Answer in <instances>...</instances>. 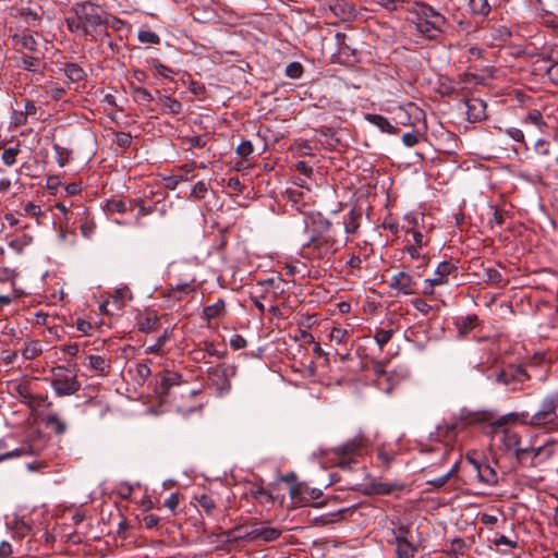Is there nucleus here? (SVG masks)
Masks as SVG:
<instances>
[{"mask_svg": "<svg viewBox=\"0 0 558 558\" xmlns=\"http://www.w3.org/2000/svg\"><path fill=\"white\" fill-rule=\"evenodd\" d=\"M413 15L416 29L429 39H436L442 31L446 17L424 2H413L408 7Z\"/></svg>", "mask_w": 558, "mask_h": 558, "instance_id": "nucleus-1", "label": "nucleus"}, {"mask_svg": "<svg viewBox=\"0 0 558 558\" xmlns=\"http://www.w3.org/2000/svg\"><path fill=\"white\" fill-rule=\"evenodd\" d=\"M484 421H486V417L483 413H473L462 409L457 417H452L450 421L437 426L436 437L437 439H453L466 426Z\"/></svg>", "mask_w": 558, "mask_h": 558, "instance_id": "nucleus-2", "label": "nucleus"}, {"mask_svg": "<svg viewBox=\"0 0 558 558\" xmlns=\"http://www.w3.org/2000/svg\"><path fill=\"white\" fill-rule=\"evenodd\" d=\"M501 441L507 450H513L520 460H524L526 457H531V463L534 464V460L538 457H549V450L543 447H531L521 448V437L518 433L505 429L502 433Z\"/></svg>", "mask_w": 558, "mask_h": 558, "instance_id": "nucleus-3", "label": "nucleus"}, {"mask_svg": "<svg viewBox=\"0 0 558 558\" xmlns=\"http://www.w3.org/2000/svg\"><path fill=\"white\" fill-rule=\"evenodd\" d=\"M558 420V391L546 395L537 412L530 416L527 424L543 427Z\"/></svg>", "mask_w": 558, "mask_h": 558, "instance_id": "nucleus-4", "label": "nucleus"}, {"mask_svg": "<svg viewBox=\"0 0 558 558\" xmlns=\"http://www.w3.org/2000/svg\"><path fill=\"white\" fill-rule=\"evenodd\" d=\"M335 244V241L329 235H311L308 241L303 245V253L310 258H328L337 252Z\"/></svg>", "mask_w": 558, "mask_h": 558, "instance_id": "nucleus-5", "label": "nucleus"}, {"mask_svg": "<svg viewBox=\"0 0 558 558\" xmlns=\"http://www.w3.org/2000/svg\"><path fill=\"white\" fill-rule=\"evenodd\" d=\"M51 373L50 385L58 397L72 396L81 389V384L76 376L68 375L63 366L52 368Z\"/></svg>", "mask_w": 558, "mask_h": 558, "instance_id": "nucleus-6", "label": "nucleus"}, {"mask_svg": "<svg viewBox=\"0 0 558 558\" xmlns=\"http://www.w3.org/2000/svg\"><path fill=\"white\" fill-rule=\"evenodd\" d=\"M235 372L236 368L233 365L219 364L209 367L207 371L208 383L219 395H225L231 389L230 378L235 375Z\"/></svg>", "mask_w": 558, "mask_h": 558, "instance_id": "nucleus-7", "label": "nucleus"}, {"mask_svg": "<svg viewBox=\"0 0 558 558\" xmlns=\"http://www.w3.org/2000/svg\"><path fill=\"white\" fill-rule=\"evenodd\" d=\"M75 15L78 22L82 23V29L85 34H88L89 28H96L102 24H108V17H102L99 7L85 2L78 4L75 9Z\"/></svg>", "mask_w": 558, "mask_h": 558, "instance_id": "nucleus-8", "label": "nucleus"}, {"mask_svg": "<svg viewBox=\"0 0 558 558\" xmlns=\"http://www.w3.org/2000/svg\"><path fill=\"white\" fill-rule=\"evenodd\" d=\"M323 496V490L319 488L308 487L304 483H294L290 487V497L296 506H314L319 507L323 502H315Z\"/></svg>", "mask_w": 558, "mask_h": 558, "instance_id": "nucleus-9", "label": "nucleus"}, {"mask_svg": "<svg viewBox=\"0 0 558 558\" xmlns=\"http://www.w3.org/2000/svg\"><path fill=\"white\" fill-rule=\"evenodd\" d=\"M366 446V438L362 434H359L343 445L335 447L332 452L339 459L341 464H349L353 461L354 457L361 454L362 449Z\"/></svg>", "mask_w": 558, "mask_h": 558, "instance_id": "nucleus-10", "label": "nucleus"}, {"mask_svg": "<svg viewBox=\"0 0 558 558\" xmlns=\"http://www.w3.org/2000/svg\"><path fill=\"white\" fill-rule=\"evenodd\" d=\"M529 378L526 372L521 366H510L501 371L496 380L505 386H509L511 390L520 389V386L524 380Z\"/></svg>", "mask_w": 558, "mask_h": 558, "instance_id": "nucleus-11", "label": "nucleus"}, {"mask_svg": "<svg viewBox=\"0 0 558 558\" xmlns=\"http://www.w3.org/2000/svg\"><path fill=\"white\" fill-rule=\"evenodd\" d=\"M468 462L472 465L481 483L488 486H494L498 483V474L489 463L480 462L470 457H468Z\"/></svg>", "mask_w": 558, "mask_h": 558, "instance_id": "nucleus-12", "label": "nucleus"}, {"mask_svg": "<svg viewBox=\"0 0 558 558\" xmlns=\"http://www.w3.org/2000/svg\"><path fill=\"white\" fill-rule=\"evenodd\" d=\"M422 111L412 104L408 107H399L393 112L397 124L414 126L421 120Z\"/></svg>", "mask_w": 558, "mask_h": 558, "instance_id": "nucleus-13", "label": "nucleus"}, {"mask_svg": "<svg viewBox=\"0 0 558 558\" xmlns=\"http://www.w3.org/2000/svg\"><path fill=\"white\" fill-rule=\"evenodd\" d=\"M416 280L407 271H399L390 279L389 287L402 294H414Z\"/></svg>", "mask_w": 558, "mask_h": 558, "instance_id": "nucleus-14", "label": "nucleus"}, {"mask_svg": "<svg viewBox=\"0 0 558 558\" xmlns=\"http://www.w3.org/2000/svg\"><path fill=\"white\" fill-rule=\"evenodd\" d=\"M281 535V530L272 526H258L254 527L243 535L244 538L250 541H262L269 543L276 541Z\"/></svg>", "mask_w": 558, "mask_h": 558, "instance_id": "nucleus-15", "label": "nucleus"}, {"mask_svg": "<svg viewBox=\"0 0 558 558\" xmlns=\"http://www.w3.org/2000/svg\"><path fill=\"white\" fill-rule=\"evenodd\" d=\"M466 116L470 122H477L486 119V102L480 98H471L464 101Z\"/></svg>", "mask_w": 558, "mask_h": 558, "instance_id": "nucleus-16", "label": "nucleus"}, {"mask_svg": "<svg viewBox=\"0 0 558 558\" xmlns=\"http://www.w3.org/2000/svg\"><path fill=\"white\" fill-rule=\"evenodd\" d=\"M138 330L145 333L156 331L159 328V317L155 311H146L137 318Z\"/></svg>", "mask_w": 558, "mask_h": 558, "instance_id": "nucleus-17", "label": "nucleus"}, {"mask_svg": "<svg viewBox=\"0 0 558 558\" xmlns=\"http://www.w3.org/2000/svg\"><path fill=\"white\" fill-rule=\"evenodd\" d=\"M396 556L397 558H415L416 553L421 548V544L418 542H414V539H409L404 542H396Z\"/></svg>", "mask_w": 558, "mask_h": 558, "instance_id": "nucleus-18", "label": "nucleus"}, {"mask_svg": "<svg viewBox=\"0 0 558 558\" xmlns=\"http://www.w3.org/2000/svg\"><path fill=\"white\" fill-rule=\"evenodd\" d=\"M43 422L48 428H51L57 435H63L66 432V422L56 412L50 411L44 417Z\"/></svg>", "mask_w": 558, "mask_h": 558, "instance_id": "nucleus-19", "label": "nucleus"}, {"mask_svg": "<svg viewBox=\"0 0 558 558\" xmlns=\"http://www.w3.org/2000/svg\"><path fill=\"white\" fill-rule=\"evenodd\" d=\"M457 269L456 265L451 262H441L438 264L435 276L430 278V282L442 286L448 282L447 277Z\"/></svg>", "mask_w": 558, "mask_h": 558, "instance_id": "nucleus-20", "label": "nucleus"}, {"mask_svg": "<svg viewBox=\"0 0 558 558\" xmlns=\"http://www.w3.org/2000/svg\"><path fill=\"white\" fill-rule=\"evenodd\" d=\"M181 375L178 373L167 372L160 379V383L157 387V391L160 395L167 396L172 386H177L180 384Z\"/></svg>", "mask_w": 558, "mask_h": 558, "instance_id": "nucleus-21", "label": "nucleus"}, {"mask_svg": "<svg viewBox=\"0 0 558 558\" xmlns=\"http://www.w3.org/2000/svg\"><path fill=\"white\" fill-rule=\"evenodd\" d=\"M13 41L16 46H20L32 52L37 51V43L28 31H24L21 34H15L13 36Z\"/></svg>", "mask_w": 558, "mask_h": 558, "instance_id": "nucleus-22", "label": "nucleus"}, {"mask_svg": "<svg viewBox=\"0 0 558 558\" xmlns=\"http://www.w3.org/2000/svg\"><path fill=\"white\" fill-rule=\"evenodd\" d=\"M366 120L385 133L396 134L398 131L387 118L380 114H367Z\"/></svg>", "mask_w": 558, "mask_h": 558, "instance_id": "nucleus-23", "label": "nucleus"}, {"mask_svg": "<svg viewBox=\"0 0 558 558\" xmlns=\"http://www.w3.org/2000/svg\"><path fill=\"white\" fill-rule=\"evenodd\" d=\"M159 105L163 108V111L172 116L179 114L182 110V104L167 95H161L158 98Z\"/></svg>", "mask_w": 558, "mask_h": 558, "instance_id": "nucleus-24", "label": "nucleus"}, {"mask_svg": "<svg viewBox=\"0 0 558 558\" xmlns=\"http://www.w3.org/2000/svg\"><path fill=\"white\" fill-rule=\"evenodd\" d=\"M360 218H361V213L356 211L355 209H351L343 217L344 230L348 234H353L357 231V229L360 227V223H359Z\"/></svg>", "mask_w": 558, "mask_h": 558, "instance_id": "nucleus-25", "label": "nucleus"}, {"mask_svg": "<svg viewBox=\"0 0 558 558\" xmlns=\"http://www.w3.org/2000/svg\"><path fill=\"white\" fill-rule=\"evenodd\" d=\"M225 314V301L219 299L216 303L203 308V315L207 320L217 318Z\"/></svg>", "mask_w": 558, "mask_h": 558, "instance_id": "nucleus-26", "label": "nucleus"}, {"mask_svg": "<svg viewBox=\"0 0 558 558\" xmlns=\"http://www.w3.org/2000/svg\"><path fill=\"white\" fill-rule=\"evenodd\" d=\"M43 353V347L40 341L32 340L25 343L22 355L25 360H34Z\"/></svg>", "mask_w": 558, "mask_h": 558, "instance_id": "nucleus-27", "label": "nucleus"}, {"mask_svg": "<svg viewBox=\"0 0 558 558\" xmlns=\"http://www.w3.org/2000/svg\"><path fill=\"white\" fill-rule=\"evenodd\" d=\"M89 367L100 375H106L109 372L110 365L107 360L100 355H90L88 357Z\"/></svg>", "mask_w": 558, "mask_h": 558, "instance_id": "nucleus-28", "label": "nucleus"}, {"mask_svg": "<svg viewBox=\"0 0 558 558\" xmlns=\"http://www.w3.org/2000/svg\"><path fill=\"white\" fill-rule=\"evenodd\" d=\"M170 329H166L163 333L156 339V341L145 348L146 354H160L162 352V349L166 344V342L169 340L170 337Z\"/></svg>", "mask_w": 558, "mask_h": 558, "instance_id": "nucleus-29", "label": "nucleus"}, {"mask_svg": "<svg viewBox=\"0 0 558 558\" xmlns=\"http://www.w3.org/2000/svg\"><path fill=\"white\" fill-rule=\"evenodd\" d=\"M523 123L535 125L541 132H544V129L547 128V124L544 121L542 113L536 109L530 110L527 112L526 117L523 120Z\"/></svg>", "mask_w": 558, "mask_h": 558, "instance_id": "nucleus-30", "label": "nucleus"}, {"mask_svg": "<svg viewBox=\"0 0 558 558\" xmlns=\"http://www.w3.org/2000/svg\"><path fill=\"white\" fill-rule=\"evenodd\" d=\"M197 506L207 514L211 515L216 509L214 498L207 494H202L195 497Z\"/></svg>", "mask_w": 558, "mask_h": 558, "instance_id": "nucleus-31", "label": "nucleus"}, {"mask_svg": "<svg viewBox=\"0 0 558 558\" xmlns=\"http://www.w3.org/2000/svg\"><path fill=\"white\" fill-rule=\"evenodd\" d=\"M64 73L72 82L83 81L86 76L85 71L77 63H66Z\"/></svg>", "mask_w": 558, "mask_h": 558, "instance_id": "nucleus-32", "label": "nucleus"}, {"mask_svg": "<svg viewBox=\"0 0 558 558\" xmlns=\"http://www.w3.org/2000/svg\"><path fill=\"white\" fill-rule=\"evenodd\" d=\"M132 95L134 100L140 105L150 104L154 100L151 93L140 86H132Z\"/></svg>", "mask_w": 558, "mask_h": 558, "instance_id": "nucleus-33", "label": "nucleus"}, {"mask_svg": "<svg viewBox=\"0 0 558 558\" xmlns=\"http://www.w3.org/2000/svg\"><path fill=\"white\" fill-rule=\"evenodd\" d=\"M469 7L474 15L486 16L490 12L487 0H469Z\"/></svg>", "mask_w": 558, "mask_h": 558, "instance_id": "nucleus-34", "label": "nucleus"}, {"mask_svg": "<svg viewBox=\"0 0 558 558\" xmlns=\"http://www.w3.org/2000/svg\"><path fill=\"white\" fill-rule=\"evenodd\" d=\"M392 535L393 543L413 539L411 526L409 524H399L392 530Z\"/></svg>", "mask_w": 558, "mask_h": 558, "instance_id": "nucleus-35", "label": "nucleus"}, {"mask_svg": "<svg viewBox=\"0 0 558 558\" xmlns=\"http://www.w3.org/2000/svg\"><path fill=\"white\" fill-rule=\"evenodd\" d=\"M330 10L335 13V15H340L342 19H345L351 15L353 8L348 2L336 0L332 4H330Z\"/></svg>", "mask_w": 558, "mask_h": 558, "instance_id": "nucleus-36", "label": "nucleus"}, {"mask_svg": "<svg viewBox=\"0 0 558 558\" xmlns=\"http://www.w3.org/2000/svg\"><path fill=\"white\" fill-rule=\"evenodd\" d=\"M17 272L8 267H0V283H9L10 289L15 288Z\"/></svg>", "mask_w": 558, "mask_h": 558, "instance_id": "nucleus-37", "label": "nucleus"}, {"mask_svg": "<svg viewBox=\"0 0 558 558\" xmlns=\"http://www.w3.org/2000/svg\"><path fill=\"white\" fill-rule=\"evenodd\" d=\"M405 251L409 253L412 259L422 260V267H427L428 256L426 253L422 252V247L407 244Z\"/></svg>", "mask_w": 558, "mask_h": 558, "instance_id": "nucleus-38", "label": "nucleus"}, {"mask_svg": "<svg viewBox=\"0 0 558 558\" xmlns=\"http://www.w3.org/2000/svg\"><path fill=\"white\" fill-rule=\"evenodd\" d=\"M40 60L36 57L23 56L17 65L26 71L36 72L38 71Z\"/></svg>", "mask_w": 558, "mask_h": 558, "instance_id": "nucleus-39", "label": "nucleus"}, {"mask_svg": "<svg viewBox=\"0 0 558 558\" xmlns=\"http://www.w3.org/2000/svg\"><path fill=\"white\" fill-rule=\"evenodd\" d=\"M33 241V238L28 234L23 233L22 235L11 240L9 242V246L16 251L17 253L22 252L25 246L31 244Z\"/></svg>", "mask_w": 558, "mask_h": 558, "instance_id": "nucleus-40", "label": "nucleus"}, {"mask_svg": "<svg viewBox=\"0 0 558 558\" xmlns=\"http://www.w3.org/2000/svg\"><path fill=\"white\" fill-rule=\"evenodd\" d=\"M150 64L158 75L166 78H173L174 71L162 64L158 59H151Z\"/></svg>", "mask_w": 558, "mask_h": 558, "instance_id": "nucleus-41", "label": "nucleus"}, {"mask_svg": "<svg viewBox=\"0 0 558 558\" xmlns=\"http://www.w3.org/2000/svg\"><path fill=\"white\" fill-rule=\"evenodd\" d=\"M456 472H457V463H454L452 465V468L446 474H444L437 478L428 481L427 484H429L434 488L438 489V488L442 487Z\"/></svg>", "mask_w": 558, "mask_h": 558, "instance_id": "nucleus-42", "label": "nucleus"}, {"mask_svg": "<svg viewBox=\"0 0 558 558\" xmlns=\"http://www.w3.org/2000/svg\"><path fill=\"white\" fill-rule=\"evenodd\" d=\"M392 335L393 331L391 329H377L375 331L374 339L379 348L383 349L384 345L390 341Z\"/></svg>", "mask_w": 558, "mask_h": 558, "instance_id": "nucleus-43", "label": "nucleus"}, {"mask_svg": "<svg viewBox=\"0 0 558 558\" xmlns=\"http://www.w3.org/2000/svg\"><path fill=\"white\" fill-rule=\"evenodd\" d=\"M476 319L477 317L475 315L463 317L459 323V333L466 335L470 332L474 328Z\"/></svg>", "mask_w": 558, "mask_h": 558, "instance_id": "nucleus-44", "label": "nucleus"}, {"mask_svg": "<svg viewBox=\"0 0 558 558\" xmlns=\"http://www.w3.org/2000/svg\"><path fill=\"white\" fill-rule=\"evenodd\" d=\"M377 458L386 465H389L395 459V451L386 446H381L377 450Z\"/></svg>", "mask_w": 558, "mask_h": 558, "instance_id": "nucleus-45", "label": "nucleus"}, {"mask_svg": "<svg viewBox=\"0 0 558 558\" xmlns=\"http://www.w3.org/2000/svg\"><path fill=\"white\" fill-rule=\"evenodd\" d=\"M52 148L56 153L58 165L60 167H64L69 160L70 151L66 148L60 146L59 144H53Z\"/></svg>", "mask_w": 558, "mask_h": 558, "instance_id": "nucleus-46", "label": "nucleus"}, {"mask_svg": "<svg viewBox=\"0 0 558 558\" xmlns=\"http://www.w3.org/2000/svg\"><path fill=\"white\" fill-rule=\"evenodd\" d=\"M137 38L143 44L158 45L160 43V37L150 31H141L137 35Z\"/></svg>", "mask_w": 558, "mask_h": 558, "instance_id": "nucleus-47", "label": "nucleus"}, {"mask_svg": "<svg viewBox=\"0 0 558 558\" xmlns=\"http://www.w3.org/2000/svg\"><path fill=\"white\" fill-rule=\"evenodd\" d=\"M208 189L204 181H198L194 184L191 193L190 198L194 199H203L207 193Z\"/></svg>", "mask_w": 558, "mask_h": 558, "instance_id": "nucleus-48", "label": "nucleus"}, {"mask_svg": "<svg viewBox=\"0 0 558 558\" xmlns=\"http://www.w3.org/2000/svg\"><path fill=\"white\" fill-rule=\"evenodd\" d=\"M421 138V133L417 130H412L411 132H407L402 135V143L407 147H413L418 144Z\"/></svg>", "mask_w": 558, "mask_h": 558, "instance_id": "nucleus-49", "label": "nucleus"}, {"mask_svg": "<svg viewBox=\"0 0 558 558\" xmlns=\"http://www.w3.org/2000/svg\"><path fill=\"white\" fill-rule=\"evenodd\" d=\"M286 74L290 78H300L303 74V66L299 62H291L286 68Z\"/></svg>", "mask_w": 558, "mask_h": 558, "instance_id": "nucleus-50", "label": "nucleus"}, {"mask_svg": "<svg viewBox=\"0 0 558 558\" xmlns=\"http://www.w3.org/2000/svg\"><path fill=\"white\" fill-rule=\"evenodd\" d=\"M113 143L121 148H126L132 143V136L125 132H118L114 134Z\"/></svg>", "mask_w": 558, "mask_h": 558, "instance_id": "nucleus-51", "label": "nucleus"}, {"mask_svg": "<svg viewBox=\"0 0 558 558\" xmlns=\"http://www.w3.org/2000/svg\"><path fill=\"white\" fill-rule=\"evenodd\" d=\"M19 147H10L3 150L2 160L7 166H12L16 161V156L19 154Z\"/></svg>", "mask_w": 558, "mask_h": 558, "instance_id": "nucleus-52", "label": "nucleus"}, {"mask_svg": "<svg viewBox=\"0 0 558 558\" xmlns=\"http://www.w3.org/2000/svg\"><path fill=\"white\" fill-rule=\"evenodd\" d=\"M22 294L16 288L10 289L7 293H0V304L9 305Z\"/></svg>", "mask_w": 558, "mask_h": 558, "instance_id": "nucleus-53", "label": "nucleus"}, {"mask_svg": "<svg viewBox=\"0 0 558 558\" xmlns=\"http://www.w3.org/2000/svg\"><path fill=\"white\" fill-rule=\"evenodd\" d=\"M348 335L347 329H342L340 327H333L330 331V340L336 342L337 344H340L344 342V339Z\"/></svg>", "mask_w": 558, "mask_h": 558, "instance_id": "nucleus-54", "label": "nucleus"}, {"mask_svg": "<svg viewBox=\"0 0 558 558\" xmlns=\"http://www.w3.org/2000/svg\"><path fill=\"white\" fill-rule=\"evenodd\" d=\"M11 125L14 128H19L25 125L27 123V117L22 112V110H14L11 116Z\"/></svg>", "mask_w": 558, "mask_h": 558, "instance_id": "nucleus-55", "label": "nucleus"}, {"mask_svg": "<svg viewBox=\"0 0 558 558\" xmlns=\"http://www.w3.org/2000/svg\"><path fill=\"white\" fill-rule=\"evenodd\" d=\"M32 401L36 410H39L40 408L49 409L52 405V402L48 399V397L43 395L32 397Z\"/></svg>", "mask_w": 558, "mask_h": 558, "instance_id": "nucleus-56", "label": "nucleus"}, {"mask_svg": "<svg viewBox=\"0 0 558 558\" xmlns=\"http://www.w3.org/2000/svg\"><path fill=\"white\" fill-rule=\"evenodd\" d=\"M253 153V144L250 141H243L238 147H236V154L241 158H247Z\"/></svg>", "mask_w": 558, "mask_h": 558, "instance_id": "nucleus-57", "label": "nucleus"}, {"mask_svg": "<svg viewBox=\"0 0 558 558\" xmlns=\"http://www.w3.org/2000/svg\"><path fill=\"white\" fill-rule=\"evenodd\" d=\"M485 280L489 283H499L502 280V276L497 269L487 268L485 270Z\"/></svg>", "mask_w": 558, "mask_h": 558, "instance_id": "nucleus-58", "label": "nucleus"}, {"mask_svg": "<svg viewBox=\"0 0 558 558\" xmlns=\"http://www.w3.org/2000/svg\"><path fill=\"white\" fill-rule=\"evenodd\" d=\"M109 211L124 213L126 211V204L121 199H111L107 203Z\"/></svg>", "mask_w": 558, "mask_h": 558, "instance_id": "nucleus-59", "label": "nucleus"}, {"mask_svg": "<svg viewBox=\"0 0 558 558\" xmlns=\"http://www.w3.org/2000/svg\"><path fill=\"white\" fill-rule=\"evenodd\" d=\"M135 372L136 378L142 381H145L151 374L149 366L142 363L136 365Z\"/></svg>", "mask_w": 558, "mask_h": 558, "instance_id": "nucleus-60", "label": "nucleus"}, {"mask_svg": "<svg viewBox=\"0 0 558 558\" xmlns=\"http://www.w3.org/2000/svg\"><path fill=\"white\" fill-rule=\"evenodd\" d=\"M23 210L25 215L38 218V216L41 214V208L39 205L34 204L32 202L24 205Z\"/></svg>", "mask_w": 558, "mask_h": 558, "instance_id": "nucleus-61", "label": "nucleus"}, {"mask_svg": "<svg viewBox=\"0 0 558 558\" xmlns=\"http://www.w3.org/2000/svg\"><path fill=\"white\" fill-rule=\"evenodd\" d=\"M549 143L544 140H538L535 144V151L539 156H549L550 149H549Z\"/></svg>", "mask_w": 558, "mask_h": 558, "instance_id": "nucleus-62", "label": "nucleus"}, {"mask_svg": "<svg viewBox=\"0 0 558 558\" xmlns=\"http://www.w3.org/2000/svg\"><path fill=\"white\" fill-rule=\"evenodd\" d=\"M412 305L424 315H427L432 311V306L422 299L413 300Z\"/></svg>", "mask_w": 558, "mask_h": 558, "instance_id": "nucleus-63", "label": "nucleus"}, {"mask_svg": "<svg viewBox=\"0 0 558 558\" xmlns=\"http://www.w3.org/2000/svg\"><path fill=\"white\" fill-rule=\"evenodd\" d=\"M544 70L546 71L549 80L553 83L558 84V62L550 63L548 66L544 68Z\"/></svg>", "mask_w": 558, "mask_h": 558, "instance_id": "nucleus-64", "label": "nucleus"}]
</instances>
